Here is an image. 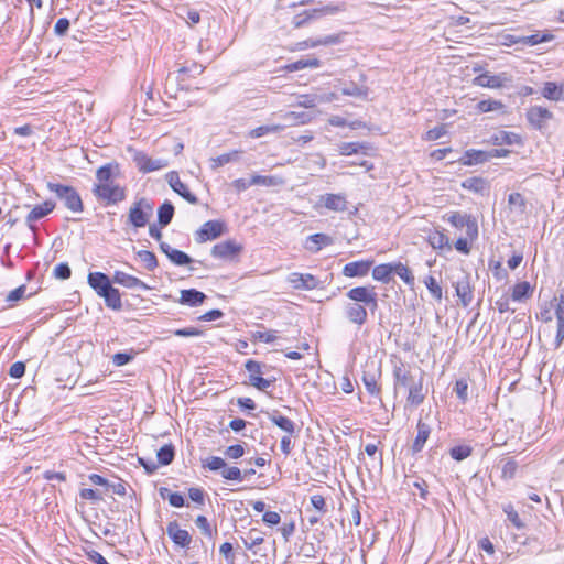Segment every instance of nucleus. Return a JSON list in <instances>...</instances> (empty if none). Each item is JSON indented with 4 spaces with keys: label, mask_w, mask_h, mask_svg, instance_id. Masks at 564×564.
I'll return each instance as SVG.
<instances>
[{
    "label": "nucleus",
    "mask_w": 564,
    "mask_h": 564,
    "mask_svg": "<svg viewBox=\"0 0 564 564\" xmlns=\"http://www.w3.org/2000/svg\"><path fill=\"white\" fill-rule=\"evenodd\" d=\"M453 285L460 304L464 307L469 306L474 300V289L470 285V276L468 274H464Z\"/></svg>",
    "instance_id": "16"
},
{
    "label": "nucleus",
    "mask_w": 564,
    "mask_h": 564,
    "mask_svg": "<svg viewBox=\"0 0 564 564\" xmlns=\"http://www.w3.org/2000/svg\"><path fill=\"white\" fill-rule=\"evenodd\" d=\"M94 195L107 205L118 204L126 198V189L119 184L111 182L109 184H95L93 188Z\"/></svg>",
    "instance_id": "5"
},
{
    "label": "nucleus",
    "mask_w": 564,
    "mask_h": 564,
    "mask_svg": "<svg viewBox=\"0 0 564 564\" xmlns=\"http://www.w3.org/2000/svg\"><path fill=\"white\" fill-rule=\"evenodd\" d=\"M489 160V151L469 149L464 153L463 158L459 161L464 165H474L488 162Z\"/></svg>",
    "instance_id": "29"
},
{
    "label": "nucleus",
    "mask_w": 564,
    "mask_h": 564,
    "mask_svg": "<svg viewBox=\"0 0 564 564\" xmlns=\"http://www.w3.org/2000/svg\"><path fill=\"white\" fill-rule=\"evenodd\" d=\"M525 117L533 129L544 132L549 127V121L554 118V115L542 106H532L527 110Z\"/></svg>",
    "instance_id": "9"
},
{
    "label": "nucleus",
    "mask_w": 564,
    "mask_h": 564,
    "mask_svg": "<svg viewBox=\"0 0 564 564\" xmlns=\"http://www.w3.org/2000/svg\"><path fill=\"white\" fill-rule=\"evenodd\" d=\"M448 223L455 228H466V236L474 240L478 237V224L475 217L459 212H453L447 217Z\"/></svg>",
    "instance_id": "8"
},
{
    "label": "nucleus",
    "mask_w": 564,
    "mask_h": 564,
    "mask_svg": "<svg viewBox=\"0 0 564 564\" xmlns=\"http://www.w3.org/2000/svg\"><path fill=\"white\" fill-rule=\"evenodd\" d=\"M508 80L506 74L490 75L485 72L476 76L473 80L474 85L487 88H500Z\"/></svg>",
    "instance_id": "22"
},
{
    "label": "nucleus",
    "mask_w": 564,
    "mask_h": 564,
    "mask_svg": "<svg viewBox=\"0 0 564 564\" xmlns=\"http://www.w3.org/2000/svg\"><path fill=\"white\" fill-rule=\"evenodd\" d=\"M381 377V365L375 360L367 361L362 371V382L366 390L376 397L380 395L381 389L378 380Z\"/></svg>",
    "instance_id": "6"
},
{
    "label": "nucleus",
    "mask_w": 564,
    "mask_h": 564,
    "mask_svg": "<svg viewBox=\"0 0 564 564\" xmlns=\"http://www.w3.org/2000/svg\"><path fill=\"white\" fill-rule=\"evenodd\" d=\"M206 294L196 290V289H187L182 290L178 299V303L182 305H187L191 307L198 306L204 303L206 300Z\"/></svg>",
    "instance_id": "26"
},
{
    "label": "nucleus",
    "mask_w": 564,
    "mask_h": 564,
    "mask_svg": "<svg viewBox=\"0 0 564 564\" xmlns=\"http://www.w3.org/2000/svg\"><path fill=\"white\" fill-rule=\"evenodd\" d=\"M323 206L333 212H345L347 209L346 197L341 194H325L321 196Z\"/></svg>",
    "instance_id": "25"
},
{
    "label": "nucleus",
    "mask_w": 564,
    "mask_h": 564,
    "mask_svg": "<svg viewBox=\"0 0 564 564\" xmlns=\"http://www.w3.org/2000/svg\"><path fill=\"white\" fill-rule=\"evenodd\" d=\"M100 297L105 300L107 307L112 308L115 311H120L122 308L121 295L118 289L111 286Z\"/></svg>",
    "instance_id": "33"
},
{
    "label": "nucleus",
    "mask_w": 564,
    "mask_h": 564,
    "mask_svg": "<svg viewBox=\"0 0 564 564\" xmlns=\"http://www.w3.org/2000/svg\"><path fill=\"white\" fill-rule=\"evenodd\" d=\"M166 533L173 543L182 549L188 547L192 542L188 531L181 529L176 520L167 523Z\"/></svg>",
    "instance_id": "17"
},
{
    "label": "nucleus",
    "mask_w": 564,
    "mask_h": 564,
    "mask_svg": "<svg viewBox=\"0 0 564 564\" xmlns=\"http://www.w3.org/2000/svg\"><path fill=\"white\" fill-rule=\"evenodd\" d=\"M54 276L59 280H67L72 275V270L68 263L62 262L54 268Z\"/></svg>",
    "instance_id": "60"
},
{
    "label": "nucleus",
    "mask_w": 564,
    "mask_h": 564,
    "mask_svg": "<svg viewBox=\"0 0 564 564\" xmlns=\"http://www.w3.org/2000/svg\"><path fill=\"white\" fill-rule=\"evenodd\" d=\"M494 144L501 145V144H520L521 138L514 133V132H508V131H500L499 133L495 134L494 138Z\"/></svg>",
    "instance_id": "40"
},
{
    "label": "nucleus",
    "mask_w": 564,
    "mask_h": 564,
    "mask_svg": "<svg viewBox=\"0 0 564 564\" xmlns=\"http://www.w3.org/2000/svg\"><path fill=\"white\" fill-rule=\"evenodd\" d=\"M241 153V151L239 150H234L229 153H224V154H220L216 158H213L210 160V167L213 170H217L218 167L227 164V163H230V162H235V161H238L239 160V154Z\"/></svg>",
    "instance_id": "35"
},
{
    "label": "nucleus",
    "mask_w": 564,
    "mask_h": 564,
    "mask_svg": "<svg viewBox=\"0 0 564 564\" xmlns=\"http://www.w3.org/2000/svg\"><path fill=\"white\" fill-rule=\"evenodd\" d=\"M46 187L50 192L54 193L56 197L64 203V206L70 212L82 213L84 210L80 195L73 186L47 182Z\"/></svg>",
    "instance_id": "3"
},
{
    "label": "nucleus",
    "mask_w": 564,
    "mask_h": 564,
    "mask_svg": "<svg viewBox=\"0 0 564 564\" xmlns=\"http://www.w3.org/2000/svg\"><path fill=\"white\" fill-rule=\"evenodd\" d=\"M310 500L312 507L316 510V512H318L319 514L327 513V505L325 498L322 495H313Z\"/></svg>",
    "instance_id": "58"
},
{
    "label": "nucleus",
    "mask_w": 564,
    "mask_h": 564,
    "mask_svg": "<svg viewBox=\"0 0 564 564\" xmlns=\"http://www.w3.org/2000/svg\"><path fill=\"white\" fill-rule=\"evenodd\" d=\"M112 282L120 284L128 289H141L144 291H148L151 289L148 284H145L143 281H141L137 276L130 275L122 271L115 272Z\"/></svg>",
    "instance_id": "23"
},
{
    "label": "nucleus",
    "mask_w": 564,
    "mask_h": 564,
    "mask_svg": "<svg viewBox=\"0 0 564 564\" xmlns=\"http://www.w3.org/2000/svg\"><path fill=\"white\" fill-rule=\"evenodd\" d=\"M473 448L468 445H457L451 448V457L457 462H462L471 455Z\"/></svg>",
    "instance_id": "49"
},
{
    "label": "nucleus",
    "mask_w": 564,
    "mask_h": 564,
    "mask_svg": "<svg viewBox=\"0 0 564 564\" xmlns=\"http://www.w3.org/2000/svg\"><path fill=\"white\" fill-rule=\"evenodd\" d=\"M165 94L170 98H176L177 91L181 89H187L184 78H180V75L169 74L165 80Z\"/></svg>",
    "instance_id": "31"
},
{
    "label": "nucleus",
    "mask_w": 564,
    "mask_h": 564,
    "mask_svg": "<svg viewBox=\"0 0 564 564\" xmlns=\"http://www.w3.org/2000/svg\"><path fill=\"white\" fill-rule=\"evenodd\" d=\"M557 301L555 306V317L556 319L564 321V289L561 291L558 297H554Z\"/></svg>",
    "instance_id": "64"
},
{
    "label": "nucleus",
    "mask_w": 564,
    "mask_h": 564,
    "mask_svg": "<svg viewBox=\"0 0 564 564\" xmlns=\"http://www.w3.org/2000/svg\"><path fill=\"white\" fill-rule=\"evenodd\" d=\"M502 108H503V104L501 101L495 100V99H484L477 104V109L484 113L495 111V110H500Z\"/></svg>",
    "instance_id": "51"
},
{
    "label": "nucleus",
    "mask_w": 564,
    "mask_h": 564,
    "mask_svg": "<svg viewBox=\"0 0 564 564\" xmlns=\"http://www.w3.org/2000/svg\"><path fill=\"white\" fill-rule=\"evenodd\" d=\"M129 151L133 153L132 160L138 167V170L142 173H150L154 171H159L167 166V161L164 159H152L148 156L147 153L138 150H132L129 148Z\"/></svg>",
    "instance_id": "10"
},
{
    "label": "nucleus",
    "mask_w": 564,
    "mask_h": 564,
    "mask_svg": "<svg viewBox=\"0 0 564 564\" xmlns=\"http://www.w3.org/2000/svg\"><path fill=\"white\" fill-rule=\"evenodd\" d=\"M463 187L475 193H481L486 187V183L480 177H470L464 181Z\"/></svg>",
    "instance_id": "55"
},
{
    "label": "nucleus",
    "mask_w": 564,
    "mask_h": 564,
    "mask_svg": "<svg viewBox=\"0 0 564 564\" xmlns=\"http://www.w3.org/2000/svg\"><path fill=\"white\" fill-rule=\"evenodd\" d=\"M394 391L399 388L408 390L406 401L413 406L422 404L425 400L426 390L423 388L424 373L413 375L411 369L402 361L393 366Z\"/></svg>",
    "instance_id": "2"
},
{
    "label": "nucleus",
    "mask_w": 564,
    "mask_h": 564,
    "mask_svg": "<svg viewBox=\"0 0 564 564\" xmlns=\"http://www.w3.org/2000/svg\"><path fill=\"white\" fill-rule=\"evenodd\" d=\"M87 282L89 286L101 296L105 292H107L111 286V280L109 276L102 272H90L87 276Z\"/></svg>",
    "instance_id": "21"
},
{
    "label": "nucleus",
    "mask_w": 564,
    "mask_h": 564,
    "mask_svg": "<svg viewBox=\"0 0 564 564\" xmlns=\"http://www.w3.org/2000/svg\"><path fill=\"white\" fill-rule=\"evenodd\" d=\"M321 66V61L318 58H301L296 62L289 64L285 68L288 72H297L304 68H317Z\"/></svg>",
    "instance_id": "38"
},
{
    "label": "nucleus",
    "mask_w": 564,
    "mask_h": 564,
    "mask_svg": "<svg viewBox=\"0 0 564 564\" xmlns=\"http://www.w3.org/2000/svg\"><path fill=\"white\" fill-rule=\"evenodd\" d=\"M227 230L226 224L221 220H208L204 223L200 228L195 232V241L204 243L209 240H215L224 235Z\"/></svg>",
    "instance_id": "7"
},
{
    "label": "nucleus",
    "mask_w": 564,
    "mask_h": 564,
    "mask_svg": "<svg viewBox=\"0 0 564 564\" xmlns=\"http://www.w3.org/2000/svg\"><path fill=\"white\" fill-rule=\"evenodd\" d=\"M153 215V203L148 198L135 200L129 209L128 223L135 228H143Z\"/></svg>",
    "instance_id": "4"
},
{
    "label": "nucleus",
    "mask_w": 564,
    "mask_h": 564,
    "mask_svg": "<svg viewBox=\"0 0 564 564\" xmlns=\"http://www.w3.org/2000/svg\"><path fill=\"white\" fill-rule=\"evenodd\" d=\"M196 527L200 530L202 534L208 539H213L214 534H217V530L213 529L205 516H198L195 519Z\"/></svg>",
    "instance_id": "46"
},
{
    "label": "nucleus",
    "mask_w": 564,
    "mask_h": 564,
    "mask_svg": "<svg viewBox=\"0 0 564 564\" xmlns=\"http://www.w3.org/2000/svg\"><path fill=\"white\" fill-rule=\"evenodd\" d=\"M219 553L225 557L228 564H234L235 554L232 544L229 542H225L219 547Z\"/></svg>",
    "instance_id": "62"
},
{
    "label": "nucleus",
    "mask_w": 564,
    "mask_h": 564,
    "mask_svg": "<svg viewBox=\"0 0 564 564\" xmlns=\"http://www.w3.org/2000/svg\"><path fill=\"white\" fill-rule=\"evenodd\" d=\"M160 250L177 267L188 265L194 261L187 253L172 248L167 242H161Z\"/></svg>",
    "instance_id": "20"
},
{
    "label": "nucleus",
    "mask_w": 564,
    "mask_h": 564,
    "mask_svg": "<svg viewBox=\"0 0 564 564\" xmlns=\"http://www.w3.org/2000/svg\"><path fill=\"white\" fill-rule=\"evenodd\" d=\"M137 256L149 271H153L158 267V259L152 251L140 250L137 252Z\"/></svg>",
    "instance_id": "48"
},
{
    "label": "nucleus",
    "mask_w": 564,
    "mask_h": 564,
    "mask_svg": "<svg viewBox=\"0 0 564 564\" xmlns=\"http://www.w3.org/2000/svg\"><path fill=\"white\" fill-rule=\"evenodd\" d=\"M203 70H204V68L202 67V65L192 63L191 66L181 67L175 74L180 75V78H184V82H185L186 77H194L196 75L202 74Z\"/></svg>",
    "instance_id": "50"
},
{
    "label": "nucleus",
    "mask_w": 564,
    "mask_h": 564,
    "mask_svg": "<svg viewBox=\"0 0 564 564\" xmlns=\"http://www.w3.org/2000/svg\"><path fill=\"white\" fill-rule=\"evenodd\" d=\"M283 120L288 122L290 126H294L297 123H306L308 120V116L304 112H286L282 116Z\"/></svg>",
    "instance_id": "54"
},
{
    "label": "nucleus",
    "mask_w": 564,
    "mask_h": 564,
    "mask_svg": "<svg viewBox=\"0 0 564 564\" xmlns=\"http://www.w3.org/2000/svg\"><path fill=\"white\" fill-rule=\"evenodd\" d=\"M542 96L551 101H564V83H544Z\"/></svg>",
    "instance_id": "28"
},
{
    "label": "nucleus",
    "mask_w": 564,
    "mask_h": 564,
    "mask_svg": "<svg viewBox=\"0 0 564 564\" xmlns=\"http://www.w3.org/2000/svg\"><path fill=\"white\" fill-rule=\"evenodd\" d=\"M270 421L286 434L293 435L295 433V423L286 416H283L279 411L267 412Z\"/></svg>",
    "instance_id": "30"
},
{
    "label": "nucleus",
    "mask_w": 564,
    "mask_h": 564,
    "mask_svg": "<svg viewBox=\"0 0 564 564\" xmlns=\"http://www.w3.org/2000/svg\"><path fill=\"white\" fill-rule=\"evenodd\" d=\"M393 273V263H383L376 265L372 270V278L377 281L388 283Z\"/></svg>",
    "instance_id": "36"
},
{
    "label": "nucleus",
    "mask_w": 564,
    "mask_h": 564,
    "mask_svg": "<svg viewBox=\"0 0 564 564\" xmlns=\"http://www.w3.org/2000/svg\"><path fill=\"white\" fill-rule=\"evenodd\" d=\"M113 169L118 170V164H106L100 166L96 172V178L98 180V184H109L112 181Z\"/></svg>",
    "instance_id": "42"
},
{
    "label": "nucleus",
    "mask_w": 564,
    "mask_h": 564,
    "mask_svg": "<svg viewBox=\"0 0 564 564\" xmlns=\"http://www.w3.org/2000/svg\"><path fill=\"white\" fill-rule=\"evenodd\" d=\"M285 127H286V124H264V126H260V127H257V128L252 129L249 132V137L253 138V139H257V138H261L263 135L270 134V133H278V132L282 131Z\"/></svg>",
    "instance_id": "37"
},
{
    "label": "nucleus",
    "mask_w": 564,
    "mask_h": 564,
    "mask_svg": "<svg viewBox=\"0 0 564 564\" xmlns=\"http://www.w3.org/2000/svg\"><path fill=\"white\" fill-rule=\"evenodd\" d=\"M333 243V239L330 236L326 234H314L306 238L304 248L308 250L310 252L316 253L318 252L323 247L329 246Z\"/></svg>",
    "instance_id": "24"
},
{
    "label": "nucleus",
    "mask_w": 564,
    "mask_h": 564,
    "mask_svg": "<svg viewBox=\"0 0 564 564\" xmlns=\"http://www.w3.org/2000/svg\"><path fill=\"white\" fill-rule=\"evenodd\" d=\"M393 273L402 279L408 285L414 284V276L405 264L401 262L393 263Z\"/></svg>",
    "instance_id": "44"
},
{
    "label": "nucleus",
    "mask_w": 564,
    "mask_h": 564,
    "mask_svg": "<svg viewBox=\"0 0 564 564\" xmlns=\"http://www.w3.org/2000/svg\"><path fill=\"white\" fill-rule=\"evenodd\" d=\"M508 203L510 206L514 207L520 214L524 213L527 207V202L522 194L520 193H511L508 197Z\"/></svg>",
    "instance_id": "56"
},
{
    "label": "nucleus",
    "mask_w": 564,
    "mask_h": 564,
    "mask_svg": "<svg viewBox=\"0 0 564 564\" xmlns=\"http://www.w3.org/2000/svg\"><path fill=\"white\" fill-rule=\"evenodd\" d=\"M245 454V448L240 444L230 445L225 451V456L230 459H238Z\"/></svg>",
    "instance_id": "61"
},
{
    "label": "nucleus",
    "mask_w": 564,
    "mask_h": 564,
    "mask_svg": "<svg viewBox=\"0 0 564 564\" xmlns=\"http://www.w3.org/2000/svg\"><path fill=\"white\" fill-rule=\"evenodd\" d=\"M288 281L296 290H314L318 286V279L310 273L292 272Z\"/></svg>",
    "instance_id": "18"
},
{
    "label": "nucleus",
    "mask_w": 564,
    "mask_h": 564,
    "mask_svg": "<svg viewBox=\"0 0 564 564\" xmlns=\"http://www.w3.org/2000/svg\"><path fill=\"white\" fill-rule=\"evenodd\" d=\"M455 392L457 398L465 403L468 400V383L465 379H459L455 384Z\"/></svg>",
    "instance_id": "59"
},
{
    "label": "nucleus",
    "mask_w": 564,
    "mask_h": 564,
    "mask_svg": "<svg viewBox=\"0 0 564 564\" xmlns=\"http://www.w3.org/2000/svg\"><path fill=\"white\" fill-rule=\"evenodd\" d=\"M166 181L171 188L189 204L196 205L198 203V198L191 193L187 186L181 181L177 172H169L166 174Z\"/></svg>",
    "instance_id": "15"
},
{
    "label": "nucleus",
    "mask_w": 564,
    "mask_h": 564,
    "mask_svg": "<svg viewBox=\"0 0 564 564\" xmlns=\"http://www.w3.org/2000/svg\"><path fill=\"white\" fill-rule=\"evenodd\" d=\"M174 457H175L174 446L172 444H166V445L162 446L156 453L158 465L159 464L163 465V466L170 465L174 460Z\"/></svg>",
    "instance_id": "41"
},
{
    "label": "nucleus",
    "mask_w": 564,
    "mask_h": 564,
    "mask_svg": "<svg viewBox=\"0 0 564 564\" xmlns=\"http://www.w3.org/2000/svg\"><path fill=\"white\" fill-rule=\"evenodd\" d=\"M221 477L226 480L242 481L243 476L241 470L236 466H227L220 473Z\"/></svg>",
    "instance_id": "52"
},
{
    "label": "nucleus",
    "mask_w": 564,
    "mask_h": 564,
    "mask_svg": "<svg viewBox=\"0 0 564 564\" xmlns=\"http://www.w3.org/2000/svg\"><path fill=\"white\" fill-rule=\"evenodd\" d=\"M372 261H354L345 264L343 274L348 278L365 276L368 274Z\"/></svg>",
    "instance_id": "27"
},
{
    "label": "nucleus",
    "mask_w": 564,
    "mask_h": 564,
    "mask_svg": "<svg viewBox=\"0 0 564 564\" xmlns=\"http://www.w3.org/2000/svg\"><path fill=\"white\" fill-rule=\"evenodd\" d=\"M340 91L345 96L352 97H367L368 89L365 86H359L354 82L345 84L344 87L340 88Z\"/></svg>",
    "instance_id": "43"
},
{
    "label": "nucleus",
    "mask_w": 564,
    "mask_h": 564,
    "mask_svg": "<svg viewBox=\"0 0 564 564\" xmlns=\"http://www.w3.org/2000/svg\"><path fill=\"white\" fill-rule=\"evenodd\" d=\"M427 241L433 249H443L445 247L448 249L452 248L449 245L448 237L444 232L438 231V230L431 232L427 236Z\"/></svg>",
    "instance_id": "34"
},
{
    "label": "nucleus",
    "mask_w": 564,
    "mask_h": 564,
    "mask_svg": "<svg viewBox=\"0 0 564 564\" xmlns=\"http://www.w3.org/2000/svg\"><path fill=\"white\" fill-rule=\"evenodd\" d=\"M226 467V462L221 457L218 456H209L203 460V468H206L210 471H220Z\"/></svg>",
    "instance_id": "47"
},
{
    "label": "nucleus",
    "mask_w": 564,
    "mask_h": 564,
    "mask_svg": "<svg viewBox=\"0 0 564 564\" xmlns=\"http://www.w3.org/2000/svg\"><path fill=\"white\" fill-rule=\"evenodd\" d=\"M242 245L235 240H226L216 243L212 248L210 254L216 259L231 261L242 251Z\"/></svg>",
    "instance_id": "11"
},
{
    "label": "nucleus",
    "mask_w": 564,
    "mask_h": 564,
    "mask_svg": "<svg viewBox=\"0 0 564 564\" xmlns=\"http://www.w3.org/2000/svg\"><path fill=\"white\" fill-rule=\"evenodd\" d=\"M174 206L170 200H165L158 209V223L161 228L166 227L173 219Z\"/></svg>",
    "instance_id": "32"
},
{
    "label": "nucleus",
    "mask_w": 564,
    "mask_h": 564,
    "mask_svg": "<svg viewBox=\"0 0 564 564\" xmlns=\"http://www.w3.org/2000/svg\"><path fill=\"white\" fill-rule=\"evenodd\" d=\"M55 206L56 205L53 200H45L43 204L35 205L29 212V214L25 217V224L34 235L37 231V226L35 225V221L51 214L54 210Z\"/></svg>",
    "instance_id": "13"
},
{
    "label": "nucleus",
    "mask_w": 564,
    "mask_h": 564,
    "mask_svg": "<svg viewBox=\"0 0 564 564\" xmlns=\"http://www.w3.org/2000/svg\"><path fill=\"white\" fill-rule=\"evenodd\" d=\"M339 11L337 6H324L319 8H314L310 10H305L294 17V25L296 28L303 26L308 20L317 19L322 15L326 14H335Z\"/></svg>",
    "instance_id": "14"
},
{
    "label": "nucleus",
    "mask_w": 564,
    "mask_h": 564,
    "mask_svg": "<svg viewBox=\"0 0 564 564\" xmlns=\"http://www.w3.org/2000/svg\"><path fill=\"white\" fill-rule=\"evenodd\" d=\"M532 294V289L529 282L523 281L520 283H517L513 286L511 297L513 301L521 302L525 299H529Z\"/></svg>",
    "instance_id": "39"
},
{
    "label": "nucleus",
    "mask_w": 564,
    "mask_h": 564,
    "mask_svg": "<svg viewBox=\"0 0 564 564\" xmlns=\"http://www.w3.org/2000/svg\"><path fill=\"white\" fill-rule=\"evenodd\" d=\"M556 336L554 340V348L558 349L564 341V321L556 319Z\"/></svg>",
    "instance_id": "63"
},
{
    "label": "nucleus",
    "mask_w": 564,
    "mask_h": 564,
    "mask_svg": "<svg viewBox=\"0 0 564 564\" xmlns=\"http://www.w3.org/2000/svg\"><path fill=\"white\" fill-rule=\"evenodd\" d=\"M431 431V425L423 419H419L416 424V436L411 445L412 454H417L424 448L425 443L430 437Z\"/></svg>",
    "instance_id": "19"
},
{
    "label": "nucleus",
    "mask_w": 564,
    "mask_h": 564,
    "mask_svg": "<svg viewBox=\"0 0 564 564\" xmlns=\"http://www.w3.org/2000/svg\"><path fill=\"white\" fill-rule=\"evenodd\" d=\"M366 147L359 142H344L339 145V152L343 155L357 154L361 149Z\"/></svg>",
    "instance_id": "57"
},
{
    "label": "nucleus",
    "mask_w": 564,
    "mask_h": 564,
    "mask_svg": "<svg viewBox=\"0 0 564 564\" xmlns=\"http://www.w3.org/2000/svg\"><path fill=\"white\" fill-rule=\"evenodd\" d=\"M346 296L351 301L345 305V315L347 319L362 326L368 318L367 307L373 313L378 308V295L375 286H356L350 289Z\"/></svg>",
    "instance_id": "1"
},
{
    "label": "nucleus",
    "mask_w": 564,
    "mask_h": 564,
    "mask_svg": "<svg viewBox=\"0 0 564 564\" xmlns=\"http://www.w3.org/2000/svg\"><path fill=\"white\" fill-rule=\"evenodd\" d=\"M429 292L431 293V295L437 300V301H441L442 300V295H443V292H442V288L441 285L437 283L436 279L432 275L427 276L424 281Z\"/></svg>",
    "instance_id": "53"
},
{
    "label": "nucleus",
    "mask_w": 564,
    "mask_h": 564,
    "mask_svg": "<svg viewBox=\"0 0 564 564\" xmlns=\"http://www.w3.org/2000/svg\"><path fill=\"white\" fill-rule=\"evenodd\" d=\"M552 39H553L552 34H549V33L541 34L538 32V33H534L531 35L522 36V45L535 46L540 43L549 42Z\"/></svg>",
    "instance_id": "45"
},
{
    "label": "nucleus",
    "mask_w": 564,
    "mask_h": 564,
    "mask_svg": "<svg viewBox=\"0 0 564 564\" xmlns=\"http://www.w3.org/2000/svg\"><path fill=\"white\" fill-rule=\"evenodd\" d=\"M246 370L249 372V383L260 391H265L272 383V380L261 377L262 365L253 359L247 360Z\"/></svg>",
    "instance_id": "12"
}]
</instances>
